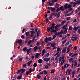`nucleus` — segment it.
Segmentation results:
<instances>
[{
	"label": "nucleus",
	"mask_w": 80,
	"mask_h": 80,
	"mask_svg": "<svg viewBox=\"0 0 80 80\" xmlns=\"http://www.w3.org/2000/svg\"><path fill=\"white\" fill-rule=\"evenodd\" d=\"M55 23H52L51 24V26L50 28H47V30L48 32H50V31L52 33H56L58 30H55V29H54V28L55 27Z\"/></svg>",
	"instance_id": "obj_1"
},
{
	"label": "nucleus",
	"mask_w": 80,
	"mask_h": 80,
	"mask_svg": "<svg viewBox=\"0 0 80 80\" xmlns=\"http://www.w3.org/2000/svg\"><path fill=\"white\" fill-rule=\"evenodd\" d=\"M57 0H51V1L49 2V6H53L54 5V3L55 2H57Z\"/></svg>",
	"instance_id": "obj_2"
},
{
	"label": "nucleus",
	"mask_w": 80,
	"mask_h": 80,
	"mask_svg": "<svg viewBox=\"0 0 80 80\" xmlns=\"http://www.w3.org/2000/svg\"><path fill=\"white\" fill-rule=\"evenodd\" d=\"M45 42L46 43H48V42H50L52 40V38H51V37H49V38H46L45 39Z\"/></svg>",
	"instance_id": "obj_3"
},
{
	"label": "nucleus",
	"mask_w": 80,
	"mask_h": 80,
	"mask_svg": "<svg viewBox=\"0 0 80 80\" xmlns=\"http://www.w3.org/2000/svg\"><path fill=\"white\" fill-rule=\"evenodd\" d=\"M16 42L17 44L18 43H22V39H20L19 40H18V41H17V39L16 40Z\"/></svg>",
	"instance_id": "obj_4"
},
{
	"label": "nucleus",
	"mask_w": 80,
	"mask_h": 80,
	"mask_svg": "<svg viewBox=\"0 0 80 80\" xmlns=\"http://www.w3.org/2000/svg\"><path fill=\"white\" fill-rule=\"evenodd\" d=\"M44 61L45 62H48L50 60V58H44L43 59Z\"/></svg>",
	"instance_id": "obj_5"
},
{
	"label": "nucleus",
	"mask_w": 80,
	"mask_h": 80,
	"mask_svg": "<svg viewBox=\"0 0 80 80\" xmlns=\"http://www.w3.org/2000/svg\"><path fill=\"white\" fill-rule=\"evenodd\" d=\"M67 24H66L62 27V28L64 30H66V29H68V28H67Z\"/></svg>",
	"instance_id": "obj_6"
},
{
	"label": "nucleus",
	"mask_w": 80,
	"mask_h": 80,
	"mask_svg": "<svg viewBox=\"0 0 80 80\" xmlns=\"http://www.w3.org/2000/svg\"><path fill=\"white\" fill-rule=\"evenodd\" d=\"M61 13V12H59L57 14V16L56 17V18H59L60 16Z\"/></svg>",
	"instance_id": "obj_7"
},
{
	"label": "nucleus",
	"mask_w": 80,
	"mask_h": 80,
	"mask_svg": "<svg viewBox=\"0 0 80 80\" xmlns=\"http://www.w3.org/2000/svg\"><path fill=\"white\" fill-rule=\"evenodd\" d=\"M68 6V3H66L64 6V8L65 10H67V7Z\"/></svg>",
	"instance_id": "obj_8"
},
{
	"label": "nucleus",
	"mask_w": 80,
	"mask_h": 80,
	"mask_svg": "<svg viewBox=\"0 0 80 80\" xmlns=\"http://www.w3.org/2000/svg\"><path fill=\"white\" fill-rule=\"evenodd\" d=\"M22 74H21L20 76L18 77L17 78V80H21L22 78Z\"/></svg>",
	"instance_id": "obj_9"
},
{
	"label": "nucleus",
	"mask_w": 80,
	"mask_h": 80,
	"mask_svg": "<svg viewBox=\"0 0 80 80\" xmlns=\"http://www.w3.org/2000/svg\"><path fill=\"white\" fill-rule=\"evenodd\" d=\"M20 70H21V73H24V72H25V69L23 68H22Z\"/></svg>",
	"instance_id": "obj_10"
},
{
	"label": "nucleus",
	"mask_w": 80,
	"mask_h": 80,
	"mask_svg": "<svg viewBox=\"0 0 80 80\" xmlns=\"http://www.w3.org/2000/svg\"><path fill=\"white\" fill-rule=\"evenodd\" d=\"M39 56H40L39 53L37 52L35 56V58H38V57H39Z\"/></svg>",
	"instance_id": "obj_11"
},
{
	"label": "nucleus",
	"mask_w": 80,
	"mask_h": 80,
	"mask_svg": "<svg viewBox=\"0 0 80 80\" xmlns=\"http://www.w3.org/2000/svg\"><path fill=\"white\" fill-rule=\"evenodd\" d=\"M79 27H80V26H78L77 27L74 28L73 29L74 30H76L77 31V30L78 29V28H79Z\"/></svg>",
	"instance_id": "obj_12"
},
{
	"label": "nucleus",
	"mask_w": 80,
	"mask_h": 80,
	"mask_svg": "<svg viewBox=\"0 0 80 80\" xmlns=\"http://www.w3.org/2000/svg\"><path fill=\"white\" fill-rule=\"evenodd\" d=\"M67 30H68V29H66L64 31L63 30V34L65 35L67 33Z\"/></svg>",
	"instance_id": "obj_13"
},
{
	"label": "nucleus",
	"mask_w": 80,
	"mask_h": 80,
	"mask_svg": "<svg viewBox=\"0 0 80 80\" xmlns=\"http://www.w3.org/2000/svg\"><path fill=\"white\" fill-rule=\"evenodd\" d=\"M68 73V75H70V72H71V69H68L67 70Z\"/></svg>",
	"instance_id": "obj_14"
},
{
	"label": "nucleus",
	"mask_w": 80,
	"mask_h": 80,
	"mask_svg": "<svg viewBox=\"0 0 80 80\" xmlns=\"http://www.w3.org/2000/svg\"><path fill=\"white\" fill-rule=\"evenodd\" d=\"M55 8H58L59 7V4L58 3H56L55 5Z\"/></svg>",
	"instance_id": "obj_15"
},
{
	"label": "nucleus",
	"mask_w": 80,
	"mask_h": 80,
	"mask_svg": "<svg viewBox=\"0 0 80 80\" xmlns=\"http://www.w3.org/2000/svg\"><path fill=\"white\" fill-rule=\"evenodd\" d=\"M38 62L40 64L42 63H43V61L42 59H39L38 60Z\"/></svg>",
	"instance_id": "obj_16"
},
{
	"label": "nucleus",
	"mask_w": 80,
	"mask_h": 80,
	"mask_svg": "<svg viewBox=\"0 0 80 80\" xmlns=\"http://www.w3.org/2000/svg\"><path fill=\"white\" fill-rule=\"evenodd\" d=\"M65 63V59L62 60L61 62V65H63V64Z\"/></svg>",
	"instance_id": "obj_17"
},
{
	"label": "nucleus",
	"mask_w": 80,
	"mask_h": 80,
	"mask_svg": "<svg viewBox=\"0 0 80 80\" xmlns=\"http://www.w3.org/2000/svg\"><path fill=\"white\" fill-rule=\"evenodd\" d=\"M34 52H36L37 50H38V46H35L33 48Z\"/></svg>",
	"instance_id": "obj_18"
},
{
	"label": "nucleus",
	"mask_w": 80,
	"mask_h": 80,
	"mask_svg": "<svg viewBox=\"0 0 80 80\" xmlns=\"http://www.w3.org/2000/svg\"><path fill=\"white\" fill-rule=\"evenodd\" d=\"M62 53H65L66 52V48H64L62 50Z\"/></svg>",
	"instance_id": "obj_19"
},
{
	"label": "nucleus",
	"mask_w": 80,
	"mask_h": 80,
	"mask_svg": "<svg viewBox=\"0 0 80 80\" xmlns=\"http://www.w3.org/2000/svg\"><path fill=\"white\" fill-rule=\"evenodd\" d=\"M26 35V36H27V37H28L29 35H30V32H26L25 33Z\"/></svg>",
	"instance_id": "obj_20"
},
{
	"label": "nucleus",
	"mask_w": 80,
	"mask_h": 80,
	"mask_svg": "<svg viewBox=\"0 0 80 80\" xmlns=\"http://www.w3.org/2000/svg\"><path fill=\"white\" fill-rule=\"evenodd\" d=\"M44 70H45L46 69H47V68H48V65H46L45 66V67H43Z\"/></svg>",
	"instance_id": "obj_21"
},
{
	"label": "nucleus",
	"mask_w": 80,
	"mask_h": 80,
	"mask_svg": "<svg viewBox=\"0 0 80 80\" xmlns=\"http://www.w3.org/2000/svg\"><path fill=\"white\" fill-rule=\"evenodd\" d=\"M56 10V9H55V8H52L51 9V11L52 12H55V11Z\"/></svg>",
	"instance_id": "obj_22"
},
{
	"label": "nucleus",
	"mask_w": 80,
	"mask_h": 80,
	"mask_svg": "<svg viewBox=\"0 0 80 80\" xmlns=\"http://www.w3.org/2000/svg\"><path fill=\"white\" fill-rule=\"evenodd\" d=\"M32 60H31L30 61H29L28 63V66H29L30 65V64L32 63Z\"/></svg>",
	"instance_id": "obj_23"
},
{
	"label": "nucleus",
	"mask_w": 80,
	"mask_h": 80,
	"mask_svg": "<svg viewBox=\"0 0 80 80\" xmlns=\"http://www.w3.org/2000/svg\"><path fill=\"white\" fill-rule=\"evenodd\" d=\"M73 60H74V58H70L69 60V62H71L73 61Z\"/></svg>",
	"instance_id": "obj_24"
},
{
	"label": "nucleus",
	"mask_w": 80,
	"mask_h": 80,
	"mask_svg": "<svg viewBox=\"0 0 80 80\" xmlns=\"http://www.w3.org/2000/svg\"><path fill=\"white\" fill-rule=\"evenodd\" d=\"M75 2L78 3V5H80V0H77V1H75Z\"/></svg>",
	"instance_id": "obj_25"
},
{
	"label": "nucleus",
	"mask_w": 80,
	"mask_h": 80,
	"mask_svg": "<svg viewBox=\"0 0 80 80\" xmlns=\"http://www.w3.org/2000/svg\"><path fill=\"white\" fill-rule=\"evenodd\" d=\"M50 55V53H46L45 55V57L46 58H47V57H48V56Z\"/></svg>",
	"instance_id": "obj_26"
},
{
	"label": "nucleus",
	"mask_w": 80,
	"mask_h": 80,
	"mask_svg": "<svg viewBox=\"0 0 80 80\" xmlns=\"http://www.w3.org/2000/svg\"><path fill=\"white\" fill-rule=\"evenodd\" d=\"M56 45V43H55L54 44H52V43L51 44V47H55V45Z\"/></svg>",
	"instance_id": "obj_27"
},
{
	"label": "nucleus",
	"mask_w": 80,
	"mask_h": 80,
	"mask_svg": "<svg viewBox=\"0 0 80 80\" xmlns=\"http://www.w3.org/2000/svg\"><path fill=\"white\" fill-rule=\"evenodd\" d=\"M69 30H73V28L71 26H69Z\"/></svg>",
	"instance_id": "obj_28"
},
{
	"label": "nucleus",
	"mask_w": 80,
	"mask_h": 80,
	"mask_svg": "<svg viewBox=\"0 0 80 80\" xmlns=\"http://www.w3.org/2000/svg\"><path fill=\"white\" fill-rule=\"evenodd\" d=\"M66 22V21H63L61 22V25H64V24H65V23Z\"/></svg>",
	"instance_id": "obj_29"
},
{
	"label": "nucleus",
	"mask_w": 80,
	"mask_h": 80,
	"mask_svg": "<svg viewBox=\"0 0 80 80\" xmlns=\"http://www.w3.org/2000/svg\"><path fill=\"white\" fill-rule=\"evenodd\" d=\"M32 43V40H30L28 42V45H29L30 44H31Z\"/></svg>",
	"instance_id": "obj_30"
},
{
	"label": "nucleus",
	"mask_w": 80,
	"mask_h": 80,
	"mask_svg": "<svg viewBox=\"0 0 80 80\" xmlns=\"http://www.w3.org/2000/svg\"><path fill=\"white\" fill-rule=\"evenodd\" d=\"M67 39H65V40H64V41H62V45H63V44H64L65 43V42H67Z\"/></svg>",
	"instance_id": "obj_31"
},
{
	"label": "nucleus",
	"mask_w": 80,
	"mask_h": 80,
	"mask_svg": "<svg viewBox=\"0 0 80 80\" xmlns=\"http://www.w3.org/2000/svg\"><path fill=\"white\" fill-rule=\"evenodd\" d=\"M20 72H21L20 69L18 70L16 72L17 74H19V73Z\"/></svg>",
	"instance_id": "obj_32"
},
{
	"label": "nucleus",
	"mask_w": 80,
	"mask_h": 80,
	"mask_svg": "<svg viewBox=\"0 0 80 80\" xmlns=\"http://www.w3.org/2000/svg\"><path fill=\"white\" fill-rule=\"evenodd\" d=\"M59 10H61L63 8V6H62L60 7H59Z\"/></svg>",
	"instance_id": "obj_33"
},
{
	"label": "nucleus",
	"mask_w": 80,
	"mask_h": 80,
	"mask_svg": "<svg viewBox=\"0 0 80 80\" xmlns=\"http://www.w3.org/2000/svg\"><path fill=\"white\" fill-rule=\"evenodd\" d=\"M71 7H72V5L70 4H69L68 5L67 8H71Z\"/></svg>",
	"instance_id": "obj_34"
},
{
	"label": "nucleus",
	"mask_w": 80,
	"mask_h": 80,
	"mask_svg": "<svg viewBox=\"0 0 80 80\" xmlns=\"http://www.w3.org/2000/svg\"><path fill=\"white\" fill-rule=\"evenodd\" d=\"M37 77L38 79H40V78H41V76L40 75H37Z\"/></svg>",
	"instance_id": "obj_35"
},
{
	"label": "nucleus",
	"mask_w": 80,
	"mask_h": 80,
	"mask_svg": "<svg viewBox=\"0 0 80 80\" xmlns=\"http://www.w3.org/2000/svg\"><path fill=\"white\" fill-rule=\"evenodd\" d=\"M26 52H27V54H29L30 53V52L29 51L28 49H27L26 50Z\"/></svg>",
	"instance_id": "obj_36"
},
{
	"label": "nucleus",
	"mask_w": 80,
	"mask_h": 80,
	"mask_svg": "<svg viewBox=\"0 0 80 80\" xmlns=\"http://www.w3.org/2000/svg\"><path fill=\"white\" fill-rule=\"evenodd\" d=\"M44 75H47V72L46 71V70H44Z\"/></svg>",
	"instance_id": "obj_37"
},
{
	"label": "nucleus",
	"mask_w": 80,
	"mask_h": 80,
	"mask_svg": "<svg viewBox=\"0 0 80 80\" xmlns=\"http://www.w3.org/2000/svg\"><path fill=\"white\" fill-rule=\"evenodd\" d=\"M40 36V33H38V32L37 33V37L38 38V37Z\"/></svg>",
	"instance_id": "obj_38"
},
{
	"label": "nucleus",
	"mask_w": 80,
	"mask_h": 80,
	"mask_svg": "<svg viewBox=\"0 0 80 80\" xmlns=\"http://www.w3.org/2000/svg\"><path fill=\"white\" fill-rule=\"evenodd\" d=\"M77 62H75L74 63V67H75V68L74 67V68H77Z\"/></svg>",
	"instance_id": "obj_39"
},
{
	"label": "nucleus",
	"mask_w": 80,
	"mask_h": 80,
	"mask_svg": "<svg viewBox=\"0 0 80 80\" xmlns=\"http://www.w3.org/2000/svg\"><path fill=\"white\" fill-rule=\"evenodd\" d=\"M73 4L74 5V6H73V7H75V6L77 5V3L75 2H74Z\"/></svg>",
	"instance_id": "obj_40"
},
{
	"label": "nucleus",
	"mask_w": 80,
	"mask_h": 80,
	"mask_svg": "<svg viewBox=\"0 0 80 80\" xmlns=\"http://www.w3.org/2000/svg\"><path fill=\"white\" fill-rule=\"evenodd\" d=\"M62 60V56L59 59V63L60 62H61V60Z\"/></svg>",
	"instance_id": "obj_41"
},
{
	"label": "nucleus",
	"mask_w": 80,
	"mask_h": 80,
	"mask_svg": "<svg viewBox=\"0 0 80 80\" xmlns=\"http://www.w3.org/2000/svg\"><path fill=\"white\" fill-rule=\"evenodd\" d=\"M23 60V58H21L19 59V62H21Z\"/></svg>",
	"instance_id": "obj_42"
},
{
	"label": "nucleus",
	"mask_w": 80,
	"mask_h": 80,
	"mask_svg": "<svg viewBox=\"0 0 80 80\" xmlns=\"http://www.w3.org/2000/svg\"><path fill=\"white\" fill-rule=\"evenodd\" d=\"M28 71L30 73L32 72V69L30 68L29 69V71Z\"/></svg>",
	"instance_id": "obj_43"
},
{
	"label": "nucleus",
	"mask_w": 80,
	"mask_h": 80,
	"mask_svg": "<svg viewBox=\"0 0 80 80\" xmlns=\"http://www.w3.org/2000/svg\"><path fill=\"white\" fill-rule=\"evenodd\" d=\"M26 75H28V74H29V73H30V72H29L28 71H27L26 72Z\"/></svg>",
	"instance_id": "obj_44"
},
{
	"label": "nucleus",
	"mask_w": 80,
	"mask_h": 80,
	"mask_svg": "<svg viewBox=\"0 0 80 80\" xmlns=\"http://www.w3.org/2000/svg\"><path fill=\"white\" fill-rule=\"evenodd\" d=\"M37 66V64L36 63H34L33 64V67H36Z\"/></svg>",
	"instance_id": "obj_45"
},
{
	"label": "nucleus",
	"mask_w": 80,
	"mask_h": 80,
	"mask_svg": "<svg viewBox=\"0 0 80 80\" xmlns=\"http://www.w3.org/2000/svg\"><path fill=\"white\" fill-rule=\"evenodd\" d=\"M60 33L61 35H63V30H61Z\"/></svg>",
	"instance_id": "obj_46"
},
{
	"label": "nucleus",
	"mask_w": 80,
	"mask_h": 80,
	"mask_svg": "<svg viewBox=\"0 0 80 80\" xmlns=\"http://www.w3.org/2000/svg\"><path fill=\"white\" fill-rule=\"evenodd\" d=\"M55 70L54 69H52L51 70V73H54L55 72Z\"/></svg>",
	"instance_id": "obj_47"
},
{
	"label": "nucleus",
	"mask_w": 80,
	"mask_h": 80,
	"mask_svg": "<svg viewBox=\"0 0 80 80\" xmlns=\"http://www.w3.org/2000/svg\"><path fill=\"white\" fill-rule=\"evenodd\" d=\"M21 38L22 39H24V38H25V36H24V35H22L21 36Z\"/></svg>",
	"instance_id": "obj_48"
},
{
	"label": "nucleus",
	"mask_w": 80,
	"mask_h": 80,
	"mask_svg": "<svg viewBox=\"0 0 80 80\" xmlns=\"http://www.w3.org/2000/svg\"><path fill=\"white\" fill-rule=\"evenodd\" d=\"M70 43H69V42H68L67 43H66L65 45V46H67V45H68V44H69Z\"/></svg>",
	"instance_id": "obj_49"
},
{
	"label": "nucleus",
	"mask_w": 80,
	"mask_h": 80,
	"mask_svg": "<svg viewBox=\"0 0 80 80\" xmlns=\"http://www.w3.org/2000/svg\"><path fill=\"white\" fill-rule=\"evenodd\" d=\"M59 8H58L56 10V12H58L59 11L60 9H59Z\"/></svg>",
	"instance_id": "obj_50"
},
{
	"label": "nucleus",
	"mask_w": 80,
	"mask_h": 80,
	"mask_svg": "<svg viewBox=\"0 0 80 80\" xmlns=\"http://www.w3.org/2000/svg\"><path fill=\"white\" fill-rule=\"evenodd\" d=\"M27 48L26 47H24L23 49V51H26V50H27Z\"/></svg>",
	"instance_id": "obj_51"
},
{
	"label": "nucleus",
	"mask_w": 80,
	"mask_h": 80,
	"mask_svg": "<svg viewBox=\"0 0 80 80\" xmlns=\"http://www.w3.org/2000/svg\"><path fill=\"white\" fill-rule=\"evenodd\" d=\"M57 26H58V28H59V27H61V26H62V25L60 24H58V25H57Z\"/></svg>",
	"instance_id": "obj_52"
},
{
	"label": "nucleus",
	"mask_w": 80,
	"mask_h": 80,
	"mask_svg": "<svg viewBox=\"0 0 80 80\" xmlns=\"http://www.w3.org/2000/svg\"><path fill=\"white\" fill-rule=\"evenodd\" d=\"M61 51V49L60 48H58L57 52H60Z\"/></svg>",
	"instance_id": "obj_53"
},
{
	"label": "nucleus",
	"mask_w": 80,
	"mask_h": 80,
	"mask_svg": "<svg viewBox=\"0 0 80 80\" xmlns=\"http://www.w3.org/2000/svg\"><path fill=\"white\" fill-rule=\"evenodd\" d=\"M22 33H25V28H23V30H22Z\"/></svg>",
	"instance_id": "obj_54"
},
{
	"label": "nucleus",
	"mask_w": 80,
	"mask_h": 80,
	"mask_svg": "<svg viewBox=\"0 0 80 80\" xmlns=\"http://www.w3.org/2000/svg\"><path fill=\"white\" fill-rule=\"evenodd\" d=\"M53 15L54 16V17H56V16H57V13H54Z\"/></svg>",
	"instance_id": "obj_55"
},
{
	"label": "nucleus",
	"mask_w": 80,
	"mask_h": 80,
	"mask_svg": "<svg viewBox=\"0 0 80 80\" xmlns=\"http://www.w3.org/2000/svg\"><path fill=\"white\" fill-rule=\"evenodd\" d=\"M77 37H74V38H73V39L74 40H77Z\"/></svg>",
	"instance_id": "obj_56"
},
{
	"label": "nucleus",
	"mask_w": 80,
	"mask_h": 80,
	"mask_svg": "<svg viewBox=\"0 0 80 80\" xmlns=\"http://www.w3.org/2000/svg\"><path fill=\"white\" fill-rule=\"evenodd\" d=\"M49 19L50 20H52V15L49 16Z\"/></svg>",
	"instance_id": "obj_57"
},
{
	"label": "nucleus",
	"mask_w": 80,
	"mask_h": 80,
	"mask_svg": "<svg viewBox=\"0 0 80 80\" xmlns=\"http://www.w3.org/2000/svg\"><path fill=\"white\" fill-rule=\"evenodd\" d=\"M55 37H56V36H55V35H54V36H53L52 38V40H54V39H55Z\"/></svg>",
	"instance_id": "obj_58"
},
{
	"label": "nucleus",
	"mask_w": 80,
	"mask_h": 80,
	"mask_svg": "<svg viewBox=\"0 0 80 80\" xmlns=\"http://www.w3.org/2000/svg\"><path fill=\"white\" fill-rule=\"evenodd\" d=\"M72 47V45H69L68 47V48H71V47Z\"/></svg>",
	"instance_id": "obj_59"
},
{
	"label": "nucleus",
	"mask_w": 80,
	"mask_h": 80,
	"mask_svg": "<svg viewBox=\"0 0 80 80\" xmlns=\"http://www.w3.org/2000/svg\"><path fill=\"white\" fill-rule=\"evenodd\" d=\"M78 33L80 34V29L79 28V29H78Z\"/></svg>",
	"instance_id": "obj_60"
},
{
	"label": "nucleus",
	"mask_w": 80,
	"mask_h": 80,
	"mask_svg": "<svg viewBox=\"0 0 80 80\" xmlns=\"http://www.w3.org/2000/svg\"><path fill=\"white\" fill-rule=\"evenodd\" d=\"M70 17H69L66 18L67 20H70Z\"/></svg>",
	"instance_id": "obj_61"
},
{
	"label": "nucleus",
	"mask_w": 80,
	"mask_h": 80,
	"mask_svg": "<svg viewBox=\"0 0 80 80\" xmlns=\"http://www.w3.org/2000/svg\"><path fill=\"white\" fill-rule=\"evenodd\" d=\"M55 80H58V78L57 76L55 77Z\"/></svg>",
	"instance_id": "obj_62"
},
{
	"label": "nucleus",
	"mask_w": 80,
	"mask_h": 80,
	"mask_svg": "<svg viewBox=\"0 0 80 80\" xmlns=\"http://www.w3.org/2000/svg\"><path fill=\"white\" fill-rule=\"evenodd\" d=\"M31 34H33L34 33V31H31L30 32Z\"/></svg>",
	"instance_id": "obj_63"
},
{
	"label": "nucleus",
	"mask_w": 80,
	"mask_h": 80,
	"mask_svg": "<svg viewBox=\"0 0 80 80\" xmlns=\"http://www.w3.org/2000/svg\"><path fill=\"white\" fill-rule=\"evenodd\" d=\"M60 53H59V54H57L56 57H60Z\"/></svg>",
	"instance_id": "obj_64"
}]
</instances>
